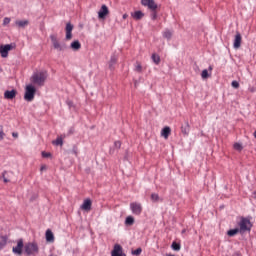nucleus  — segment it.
I'll return each mask as SVG.
<instances>
[{
	"mask_svg": "<svg viewBox=\"0 0 256 256\" xmlns=\"http://www.w3.org/2000/svg\"><path fill=\"white\" fill-rule=\"evenodd\" d=\"M47 71H40L35 72L31 78L30 81L33 83V85H37L38 87H43L45 85V81H47Z\"/></svg>",
	"mask_w": 256,
	"mask_h": 256,
	"instance_id": "nucleus-1",
	"label": "nucleus"
},
{
	"mask_svg": "<svg viewBox=\"0 0 256 256\" xmlns=\"http://www.w3.org/2000/svg\"><path fill=\"white\" fill-rule=\"evenodd\" d=\"M24 253L27 256L39 255V244L35 241L26 243L24 245Z\"/></svg>",
	"mask_w": 256,
	"mask_h": 256,
	"instance_id": "nucleus-2",
	"label": "nucleus"
},
{
	"mask_svg": "<svg viewBox=\"0 0 256 256\" xmlns=\"http://www.w3.org/2000/svg\"><path fill=\"white\" fill-rule=\"evenodd\" d=\"M238 227L240 234L243 235V233L251 231L253 224H251V220H249V218L241 217L240 221L238 222Z\"/></svg>",
	"mask_w": 256,
	"mask_h": 256,
	"instance_id": "nucleus-3",
	"label": "nucleus"
},
{
	"mask_svg": "<svg viewBox=\"0 0 256 256\" xmlns=\"http://www.w3.org/2000/svg\"><path fill=\"white\" fill-rule=\"evenodd\" d=\"M37 90L35 89V86L29 84L25 88V94H24V99L25 101L31 102L35 99V93Z\"/></svg>",
	"mask_w": 256,
	"mask_h": 256,
	"instance_id": "nucleus-4",
	"label": "nucleus"
},
{
	"mask_svg": "<svg viewBox=\"0 0 256 256\" xmlns=\"http://www.w3.org/2000/svg\"><path fill=\"white\" fill-rule=\"evenodd\" d=\"M12 49L13 44L0 45V56L2 59H7L9 57V51H12Z\"/></svg>",
	"mask_w": 256,
	"mask_h": 256,
	"instance_id": "nucleus-5",
	"label": "nucleus"
},
{
	"mask_svg": "<svg viewBox=\"0 0 256 256\" xmlns=\"http://www.w3.org/2000/svg\"><path fill=\"white\" fill-rule=\"evenodd\" d=\"M50 39L52 42V45L56 51H65V45L61 44L59 42V39L57 38V35H50Z\"/></svg>",
	"mask_w": 256,
	"mask_h": 256,
	"instance_id": "nucleus-6",
	"label": "nucleus"
},
{
	"mask_svg": "<svg viewBox=\"0 0 256 256\" xmlns=\"http://www.w3.org/2000/svg\"><path fill=\"white\" fill-rule=\"evenodd\" d=\"M23 247H25V245L23 239L20 238L17 241V245L12 248V253H14V255H23Z\"/></svg>",
	"mask_w": 256,
	"mask_h": 256,
	"instance_id": "nucleus-7",
	"label": "nucleus"
},
{
	"mask_svg": "<svg viewBox=\"0 0 256 256\" xmlns=\"http://www.w3.org/2000/svg\"><path fill=\"white\" fill-rule=\"evenodd\" d=\"M130 209L134 215H139L143 212V206L139 202L130 203Z\"/></svg>",
	"mask_w": 256,
	"mask_h": 256,
	"instance_id": "nucleus-8",
	"label": "nucleus"
},
{
	"mask_svg": "<svg viewBox=\"0 0 256 256\" xmlns=\"http://www.w3.org/2000/svg\"><path fill=\"white\" fill-rule=\"evenodd\" d=\"M143 7H147L150 11H157V3L155 0H141Z\"/></svg>",
	"mask_w": 256,
	"mask_h": 256,
	"instance_id": "nucleus-9",
	"label": "nucleus"
},
{
	"mask_svg": "<svg viewBox=\"0 0 256 256\" xmlns=\"http://www.w3.org/2000/svg\"><path fill=\"white\" fill-rule=\"evenodd\" d=\"M65 31H66V36H65L66 41H71L73 39V24L67 23Z\"/></svg>",
	"mask_w": 256,
	"mask_h": 256,
	"instance_id": "nucleus-10",
	"label": "nucleus"
},
{
	"mask_svg": "<svg viewBox=\"0 0 256 256\" xmlns=\"http://www.w3.org/2000/svg\"><path fill=\"white\" fill-rule=\"evenodd\" d=\"M109 15V7L107 5L103 4L98 11V19H105Z\"/></svg>",
	"mask_w": 256,
	"mask_h": 256,
	"instance_id": "nucleus-11",
	"label": "nucleus"
},
{
	"mask_svg": "<svg viewBox=\"0 0 256 256\" xmlns=\"http://www.w3.org/2000/svg\"><path fill=\"white\" fill-rule=\"evenodd\" d=\"M112 256H123V247L119 244H115L111 253Z\"/></svg>",
	"mask_w": 256,
	"mask_h": 256,
	"instance_id": "nucleus-12",
	"label": "nucleus"
},
{
	"mask_svg": "<svg viewBox=\"0 0 256 256\" xmlns=\"http://www.w3.org/2000/svg\"><path fill=\"white\" fill-rule=\"evenodd\" d=\"M92 205L93 202H91V199L88 198L83 201L82 205L80 206V209H82V211H89Z\"/></svg>",
	"mask_w": 256,
	"mask_h": 256,
	"instance_id": "nucleus-13",
	"label": "nucleus"
},
{
	"mask_svg": "<svg viewBox=\"0 0 256 256\" xmlns=\"http://www.w3.org/2000/svg\"><path fill=\"white\" fill-rule=\"evenodd\" d=\"M241 41H242L241 33L237 32L235 35L234 43H233L234 49H239V47H241Z\"/></svg>",
	"mask_w": 256,
	"mask_h": 256,
	"instance_id": "nucleus-14",
	"label": "nucleus"
},
{
	"mask_svg": "<svg viewBox=\"0 0 256 256\" xmlns=\"http://www.w3.org/2000/svg\"><path fill=\"white\" fill-rule=\"evenodd\" d=\"M17 97V90H6L4 92L5 99H15Z\"/></svg>",
	"mask_w": 256,
	"mask_h": 256,
	"instance_id": "nucleus-15",
	"label": "nucleus"
},
{
	"mask_svg": "<svg viewBox=\"0 0 256 256\" xmlns=\"http://www.w3.org/2000/svg\"><path fill=\"white\" fill-rule=\"evenodd\" d=\"M45 237H46L47 243L55 242V235H53V231H51V229L46 230Z\"/></svg>",
	"mask_w": 256,
	"mask_h": 256,
	"instance_id": "nucleus-16",
	"label": "nucleus"
},
{
	"mask_svg": "<svg viewBox=\"0 0 256 256\" xmlns=\"http://www.w3.org/2000/svg\"><path fill=\"white\" fill-rule=\"evenodd\" d=\"M169 135H171V128L169 126H165L161 131V137L169 139Z\"/></svg>",
	"mask_w": 256,
	"mask_h": 256,
	"instance_id": "nucleus-17",
	"label": "nucleus"
},
{
	"mask_svg": "<svg viewBox=\"0 0 256 256\" xmlns=\"http://www.w3.org/2000/svg\"><path fill=\"white\" fill-rule=\"evenodd\" d=\"M70 49H72V51H79V49H81V42H79V40H75L70 44Z\"/></svg>",
	"mask_w": 256,
	"mask_h": 256,
	"instance_id": "nucleus-18",
	"label": "nucleus"
},
{
	"mask_svg": "<svg viewBox=\"0 0 256 256\" xmlns=\"http://www.w3.org/2000/svg\"><path fill=\"white\" fill-rule=\"evenodd\" d=\"M115 65H117V56L112 55L109 61V69L113 71V69H115Z\"/></svg>",
	"mask_w": 256,
	"mask_h": 256,
	"instance_id": "nucleus-19",
	"label": "nucleus"
},
{
	"mask_svg": "<svg viewBox=\"0 0 256 256\" xmlns=\"http://www.w3.org/2000/svg\"><path fill=\"white\" fill-rule=\"evenodd\" d=\"M132 17L136 21H139L140 19H143V17H145V14L141 11H136V12L132 13Z\"/></svg>",
	"mask_w": 256,
	"mask_h": 256,
	"instance_id": "nucleus-20",
	"label": "nucleus"
},
{
	"mask_svg": "<svg viewBox=\"0 0 256 256\" xmlns=\"http://www.w3.org/2000/svg\"><path fill=\"white\" fill-rule=\"evenodd\" d=\"M15 25H17L19 28H25L27 25H29V20H18L15 22Z\"/></svg>",
	"mask_w": 256,
	"mask_h": 256,
	"instance_id": "nucleus-21",
	"label": "nucleus"
},
{
	"mask_svg": "<svg viewBox=\"0 0 256 256\" xmlns=\"http://www.w3.org/2000/svg\"><path fill=\"white\" fill-rule=\"evenodd\" d=\"M237 233H241V230H239V228L231 229V230H228L227 236L235 237V235H237Z\"/></svg>",
	"mask_w": 256,
	"mask_h": 256,
	"instance_id": "nucleus-22",
	"label": "nucleus"
},
{
	"mask_svg": "<svg viewBox=\"0 0 256 256\" xmlns=\"http://www.w3.org/2000/svg\"><path fill=\"white\" fill-rule=\"evenodd\" d=\"M152 61L155 65H159L161 63V57L157 54H152Z\"/></svg>",
	"mask_w": 256,
	"mask_h": 256,
	"instance_id": "nucleus-23",
	"label": "nucleus"
},
{
	"mask_svg": "<svg viewBox=\"0 0 256 256\" xmlns=\"http://www.w3.org/2000/svg\"><path fill=\"white\" fill-rule=\"evenodd\" d=\"M133 223H135V218H133V216H127L126 220H125V225H133Z\"/></svg>",
	"mask_w": 256,
	"mask_h": 256,
	"instance_id": "nucleus-24",
	"label": "nucleus"
},
{
	"mask_svg": "<svg viewBox=\"0 0 256 256\" xmlns=\"http://www.w3.org/2000/svg\"><path fill=\"white\" fill-rule=\"evenodd\" d=\"M164 39H171L173 37V32L171 30H165L163 32Z\"/></svg>",
	"mask_w": 256,
	"mask_h": 256,
	"instance_id": "nucleus-25",
	"label": "nucleus"
},
{
	"mask_svg": "<svg viewBox=\"0 0 256 256\" xmlns=\"http://www.w3.org/2000/svg\"><path fill=\"white\" fill-rule=\"evenodd\" d=\"M181 133H183V135H189V124L181 127Z\"/></svg>",
	"mask_w": 256,
	"mask_h": 256,
	"instance_id": "nucleus-26",
	"label": "nucleus"
},
{
	"mask_svg": "<svg viewBox=\"0 0 256 256\" xmlns=\"http://www.w3.org/2000/svg\"><path fill=\"white\" fill-rule=\"evenodd\" d=\"M202 79H209V70L204 69L201 73Z\"/></svg>",
	"mask_w": 256,
	"mask_h": 256,
	"instance_id": "nucleus-27",
	"label": "nucleus"
},
{
	"mask_svg": "<svg viewBox=\"0 0 256 256\" xmlns=\"http://www.w3.org/2000/svg\"><path fill=\"white\" fill-rule=\"evenodd\" d=\"M172 249L174 251H180L181 250V245L177 244V242L172 243Z\"/></svg>",
	"mask_w": 256,
	"mask_h": 256,
	"instance_id": "nucleus-28",
	"label": "nucleus"
},
{
	"mask_svg": "<svg viewBox=\"0 0 256 256\" xmlns=\"http://www.w3.org/2000/svg\"><path fill=\"white\" fill-rule=\"evenodd\" d=\"M54 145H60L62 147L63 145V138L61 137H58L54 142H53Z\"/></svg>",
	"mask_w": 256,
	"mask_h": 256,
	"instance_id": "nucleus-29",
	"label": "nucleus"
},
{
	"mask_svg": "<svg viewBox=\"0 0 256 256\" xmlns=\"http://www.w3.org/2000/svg\"><path fill=\"white\" fill-rule=\"evenodd\" d=\"M233 148L236 150V151H243V146L241 145V143H235Z\"/></svg>",
	"mask_w": 256,
	"mask_h": 256,
	"instance_id": "nucleus-30",
	"label": "nucleus"
},
{
	"mask_svg": "<svg viewBox=\"0 0 256 256\" xmlns=\"http://www.w3.org/2000/svg\"><path fill=\"white\" fill-rule=\"evenodd\" d=\"M151 200L154 201V202L159 201V194H157V193H152V194H151Z\"/></svg>",
	"mask_w": 256,
	"mask_h": 256,
	"instance_id": "nucleus-31",
	"label": "nucleus"
},
{
	"mask_svg": "<svg viewBox=\"0 0 256 256\" xmlns=\"http://www.w3.org/2000/svg\"><path fill=\"white\" fill-rule=\"evenodd\" d=\"M9 23H11V18L9 17H5L4 20H3V25L4 27L9 25Z\"/></svg>",
	"mask_w": 256,
	"mask_h": 256,
	"instance_id": "nucleus-32",
	"label": "nucleus"
},
{
	"mask_svg": "<svg viewBox=\"0 0 256 256\" xmlns=\"http://www.w3.org/2000/svg\"><path fill=\"white\" fill-rule=\"evenodd\" d=\"M143 250L141 248H137L136 250L132 251V255H141Z\"/></svg>",
	"mask_w": 256,
	"mask_h": 256,
	"instance_id": "nucleus-33",
	"label": "nucleus"
},
{
	"mask_svg": "<svg viewBox=\"0 0 256 256\" xmlns=\"http://www.w3.org/2000/svg\"><path fill=\"white\" fill-rule=\"evenodd\" d=\"M155 19H157V10L152 11V14H151V20L155 21Z\"/></svg>",
	"mask_w": 256,
	"mask_h": 256,
	"instance_id": "nucleus-34",
	"label": "nucleus"
},
{
	"mask_svg": "<svg viewBox=\"0 0 256 256\" xmlns=\"http://www.w3.org/2000/svg\"><path fill=\"white\" fill-rule=\"evenodd\" d=\"M231 85L234 89H239V83L237 82V80L232 81Z\"/></svg>",
	"mask_w": 256,
	"mask_h": 256,
	"instance_id": "nucleus-35",
	"label": "nucleus"
},
{
	"mask_svg": "<svg viewBox=\"0 0 256 256\" xmlns=\"http://www.w3.org/2000/svg\"><path fill=\"white\" fill-rule=\"evenodd\" d=\"M114 146L116 149H121V141H115Z\"/></svg>",
	"mask_w": 256,
	"mask_h": 256,
	"instance_id": "nucleus-36",
	"label": "nucleus"
},
{
	"mask_svg": "<svg viewBox=\"0 0 256 256\" xmlns=\"http://www.w3.org/2000/svg\"><path fill=\"white\" fill-rule=\"evenodd\" d=\"M5 139V132L3 130H0V141H3Z\"/></svg>",
	"mask_w": 256,
	"mask_h": 256,
	"instance_id": "nucleus-37",
	"label": "nucleus"
},
{
	"mask_svg": "<svg viewBox=\"0 0 256 256\" xmlns=\"http://www.w3.org/2000/svg\"><path fill=\"white\" fill-rule=\"evenodd\" d=\"M135 69H136V71H138L139 73H141V71H142V66H141V64L137 63Z\"/></svg>",
	"mask_w": 256,
	"mask_h": 256,
	"instance_id": "nucleus-38",
	"label": "nucleus"
},
{
	"mask_svg": "<svg viewBox=\"0 0 256 256\" xmlns=\"http://www.w3.org/2000/svg\"><path fill=\"white\" fill-rule=\"evenodd\" d=\"M42 157H44V158L51 157V153L42 152Z\"/></svg>",
	"mask_w": 256,
	"mask_h": 256,
	"instance_id": "nucleus-39",
	"label": "nucleus"
},
{
	"mask_svg": "<svg viewBox=\"0 0 256 256\" xmlns=\"http://www.w3.org/2000/svg\"><path fill=\"white\" fill-rule=\"evenodd\" d=\"M5 173H7V172L2 173L3 181H4V183H9V179L5 178Z\"/></svg>",
	"mask_w": 256,
	"mask_h": 256,
	"instance_id": "nucleus-40",
	"label": "nucleus"
},
{
	"mask_svg": "<svg viewBox=\"0 0 256 256\" xmlns=\"http://www.w3.org/2000/svg\"><path fill=\"white\" fill-rule=\"evenodd\" d=\"M47 170V166L46 165H42L41 168H40V171H45Z\"/></svg>",
	"mask_w": 256,
	"mask_h": 256,
	"instance_id": "nucleus-41",
	"label": "nucleus"
},
{
	"mask_svg": "<svg viewBox=\"0 0 256 256\" xmlns=\"http://www.w3.org/2000/svg\"><path fill=\"white\" fill-rule=\"evenodd\" d=\"M12 136L15 137L17 139V137H19V134L17 132H13Z\"/></svg>",
	"mask_w": 256,
	"mask_h": 256,
	"instance_id": "nucleus-42",
	"label": "nucleus"
},
{
	"mask_svg": "<svg viewBox=\"0 0 256 256\" xmlns=\"http://www.w3.org/2000/svg\"><path fill=\"white\" fill-rule=\"evenodd\" d=\"M127 17H129V15H127V14H123V16H122L123 19H127Z\"/></svg>",
	"mask_w": 256,
	"mask_h": 256,
	"instance_id": "nucleus-43",
	"label": "nucleus"
},
{
	"mask_svg": "<svg viewBox=\"0 0 256 256\" xmlns=\"http://www.w3.org/2000/svg\"><path fill=\"white\" fill-rule=\"evenodd\" d=\"M249 91H250L251 93H254L255 88H249Z\"/></svg>",
	"mask_w": 256,
	"mask_h": 256,
	"instance_id": "nucleus-44",
	"label": "nucleus"
},
{
	"mask_svg": "<svg viewBox=\"0 0 256 256\" xmlns=\"http://www.w3.org/2000/svg\"><path fill=\"white\" fill-rule=\"evenodd\" d=\"M209 71L211 72V71H213V66H209Z\"/></svg>",
	"mask_w": 256,
	"mask_h": 256,
	"instance_id": "nucleus-45",
	"label": "nucleus"
},
{
	"mask_svg": "<svg viewBox=\"0 0 256 256\" xmlns=\"http://www.w3.org/2000/svg\"><path fill=\"white\" fill-rule=\"evenodd\" d=\"M75 155H77V151L74 150Z\"/></svg>",
	"mask_w": 256,
	"mask_h": 256,
	"instance_id": "nucleus-46",
	"label": "nucleus"
}]
</instances>
